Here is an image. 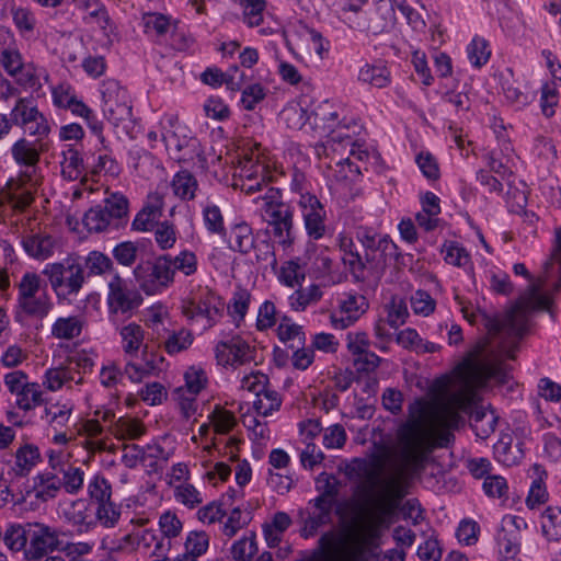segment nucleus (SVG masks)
Segmentation results:
<instances>
[{
    "label": "nucleus",
    "mask_w": 561,
    "mask_h": 561,
    "mask_svg": "<svg viewBox=\"0 0 561 561\" xmlns=\"http://www.w3.org/2000/svg\"><path fill=\"white\" fill-rule=\"evenodd\" d=\"M59 477L62 483L61 488L68 493H77L83 485L84 472L71 463L59 473Z\"/></svg>",
    "instance_id": "obj_32"
},
{
    "label": "nucleus",
    "mask_w": 561,
    "mask_h": 561,
    "mask_svg": "<svg viewBox=\"0 0 561 561\" xmlns=\"http://www.w3.org/2000/svg\"><path fill=\"white\" fill-rule=\"evenodd\" d=\"M346 433L342 425L334 424L324 431L323 444L328 448H341L345 444Z\"/></svg>",
    "instance_id": "obj_51"
},
{
    "label": "nucleus",
    "mask_w": 561,
    "mask_h": 561,
    "mask_svg": "<svg viewBox=\"0 0 561 561\" xmlns=\"http://www.w3.org/2000/svg\"><path fill=\"white\" fill-rule=\"evenodd\" d=\"M210 419L216 432L220 434L228 433L236 424L233 414L220 408H216L211 413Z\"/></svg>",
    "instance_id": "obj_49"
},
{
    "label": "nucleus",
    "mask_w": 561,
    "mask_h": 561,
    "mask_svg": "<svg viewBox=\"0 0 561 561\" xmlns=\"http://www.w3.org/2000/svg\"><path fill=\"white\" fill-rule=\"evenodd\" d=\"M83 321L79 317L59 318L53 325V335L57 339L71 340L80 335Z\"/></svg>",
    "instance_id": "obj_18"
},
{
    "label": "nucleus",
    "mask_w": 561,
    "mask_h": 561,
    "mask_svg": "<svg viewBox=\"0 0 561 561\" xmlns=\"http://www.w3.org/2000/svg\"><path fill=\"white\" fill-rule=\"evenodd\" d=\"M416 162L423 174L430 180H437L439 176V167L431 153L421 152Z\"/></svg>",
    "instance_id": "obj_59"
},
{
    "label": "nucleus",
    "mask_w": 561,
    "mask_h": 561,
    "mask_svg": "<svg viewBox=\"0 0 561 561\" xmlns=\"http://www.w3.org/2000/svg\"><path fill=\"white\" fill-rule=\"evenodd\" d=\"M42 391L36 383H27L26 387L16 394V404L20 409L28 411L42 404Z\"/></svg>",
    "instance_id": "obj_30"
},
{
    "label": "nucleus",
    "mask_w": 561,
    "mask_h": 561,
    "mask_svg": "<svg viewBox=\"0 0 561 561\" xmlns=\"http://www.w3.org/2000/svg\"><path fill=\"white\" fill-rule=\"evenodd\" d=\"M137 548L152 550V554H158L163 548V540L151 529H145L137 533Z\"/></svg>",
    "instance_id": "obj_46"
},
{
    "label": "nucleus",
    "mask_w": 561,
    "mask_h": 561,
    "mask_svg": "<svg viewBox=\"0 0 561 561\" xmlns=\"http://www.w3.org/2000/svg\"><path fill=\"white\" fill-rule=\"evenodd\" d=\"M264 218L270 225L274 226L283 221L291 220V214L284 205L266 203Z\"/></svg>",
    "instance_id": "obj_53"
},
{
    "label": "nucleus",
    "mask_w": 561,
    "mask_h": 561,
    "mask_svg": "<svg viewBox=\"0 0 561 561\" xmlns=\"http://www.w3.org/2000/svg\"><path fill=\"white\" fill-rule=\"evenodd\" d=\"M559 103L558 91L554 85L549 83L542 88L541 95V110L547 117H551L554 114V107Z\"/></svg>",
    "instance_id": "obj_58"
},
{
    "label": "nucleus",
    "mask_w": 561,
    "mask_h": 561,
    "mask_svg": "<svg viewBox=\"0 0 561 561\" xmlns=\"http://www.w3.org/2000/svg\"><path fill=\"white\" fill-rule=\"evenodd\" d=\"M19 308L27 316L44 318L50 311V301L46 295H35L18 300Z\"/></svg>",
    "instance_id": "obj_22"
},
{
    "label": "nucleus",
    "mask_w": 561,
    "mask_h": 561,
    "mask_svg": "<svg viewBox=\"0 0 561 561\" xmlns=\"http://www.w3.org/2000/svg\"><path fill=\"white\" fill-rule=\"evenodd\" d=\"M108 286V305L111 311L114 313L119 311L128 312L140 306L142 302V297L140 294L126 289L123 279L117 275L113 277Z\"/></svg>",
    "instance_id": "obj_7"
},
{
    "label": "nucleus",
    "mask_w": 561,
    "mask_h": 561,
    "mask_svg": "<svg viewBox=\"0 0 561 561\" xmlns=\"http://www.w3.org/2000/svg\"><path fill=\"white\" fill-rule=\"evenodd\" d=\"M256 551L257 546L254 535L238 540L231 549L232 557L236 561H250Z\"/></svg>",
    "instance_id": "obj_38"
},
{
    "label": "nucleus",
    "mask_w": 561,
    "mask_h": 561,
    "mask_svg": "<svg viewBox=\"0 0 561 561\" xmlns=\"http://www.w3.org/2000/svg\"><path fill=\"white\" fill-rule=\"evenodd\" d=\"M469 57L476 67H481L490 58L491 50L484 38L476 37L468 47Z\"/></svg>",
    "instance_id": "obj_41"
},
{
    "label": "nucleus",
    "mask_w": 561,
    "mask_h": 561,
    "mask_svg": "<svg viewBox=\"0 0 561 561\" xmlns=\"http://www.w3.org/2000/svg\"><path fill=\"white\" fill-rule=\"evenodd\" d=\"M41 460V454L36 446L25 444L15 453L14 471L19 476H24L31 471Z\"/></svg>",
    "instance_id": "obj_15"
},
{
    "label": "nucleus",
    "mask_w": 561,
    "mask_h": 561,
    "mask_svg": "<svg viewBox=\"0 0 561 561\" xmlns=\"http://www.w3.org/2000/svg\"><path fill=\"white\" fill-rule=\"evenodd\" d=\"M411 306L415 313L428 316L435 309V301L426 291L417 290L411 297Z\"/></svg>",
    "instance_id": "obj_48"
},
{
    "label": "nucleus",
    "mask_w": 561,
    "mask_h": 561,
    "mask_svg": "<svg viewBox=\"0 0 561 561\" xmlns=\"http://www.w3.org/2000/svg\"><path fill=\"white\" fill-rule=\"evenodd\" d=\"M216 356L220 364L240 366L254 360V350L241 339H232L217 345Z\"/></svg>",
    "instance_id": "obj_6"
},
{
    "label": "nucleus",
    "mask_w": 561,
    "mask_h": 561,
    "mask_svg": "<svg viewBox=\"0 0 561 561\" xmlns=\"http://www.w3.org/2000/svg\"><path fill=\"white\" fill-rule=\"evenodd\" d=\"M243 16L250 27L259 26L263 21L265 0H240Z\"/></svg>",
    "instance_id": "obj_34"
},
{
    "label": "nucleus",
    "mask_w": 561,
    "mask_h": 561,
    "mask_svg": "<svg viewBox=\"0 0 561 561\" xmlns=\"http://www.w3.org/2000/svg\"><path fill=\"white\" fill-rule=\"evenodd\" d=\"M87 267L90 273L101 275L112 268L111 260L101 252H92L87 259Z\"/></svg>",
    "instance_id": "obj_55"
},
{
    "label": "nucleus",
    "mask_w": 561,
    "mask_h": 561,
    "mask_svg": "<svg viewBox=\"0 0 561 561\" xmlns=\"http://www.w3.org/2000/svg\"><path fill=\"white\" fill-rule=\"evenodd\" d=\"M542 529L546 535L559 537L561 535V508L548 507L542 515Z\"/></svg>",
    "instance_id": "obj_40"
},
{
    "label": "nucleus",
    "mask_w": 561,
    "mask_h": 561,
    "mask_svg": "<svg viewBox=\"0 0 561 561\" xmlns=\"http://www.w3.org/2000/svg\"><path fill=\"white\" fill-rule=\"evenodd\" d=\"M306 208L309 209L304 214L306 229L310 237L320 239L325 232L323 222V213L320 202L314 196H302L300 202Z\"/></svg>",
    "instance_id": "obj_10"
},
{
    "label": "nucleus",
    "mask_w": 561,
    "mask_h": 561,
    "mask_svg": "<svg viewBox=\"0 0 561 561\" xmlns=\"http://www.w3.org/2000/svg\"><path fill=\"white\" fill-rule=\"evenodd\" d=\"M43 146L37 147L25 138L18 140L12 147V157L16 163L31 168L20 174L18 180L8 183V192L0 195V203L8 201L15 209H24L33 201V191L39 184L36 174V164L39 161V152Z\"/></svg>",
    "instance_id": "obj_2"
},
{
    "label": "nucleus",
    "mask_w": 561,
    "mask_h": 561,
    "mask_svg": "<svg viewBox=\"0 0 561 561\" xmlns=\"http://www.w3.org/2000/svg\"><path fill=\"white\" fill-rule=\"evenodd\" d=\"M364 244L367 249L365 254L366 262H364L366 264V273L368 277L377 279L386 267L385 253L392 248V244L386 239H380L376 244L373 237H366Z\"/></svg>",
    "instance_id": "obj_8"
},
{
    "label": "nucleus",
    "mask_w": 561,
    "mask_h": 561,
    "mask_svg": "<svg viewBox=\"0 0 561 561\" xmlns=\"http://www.w3.org/2000/svg\"><path fill=\"white\" fill-rule=\"evenodd\" d=\"M280 279L289 287L300 286L305 274L295 262H287L280 270Z\"/></svg>",
    "instance_id": "obj_52"
},
{
    "label": "nucleus",
    "mask_w": 561,
    "mask_h": 561,
    "mask_svg": "<svg viewBox=\"0 0 561 561\" xmlns=\"http://www.w3.org/2000/svg\"><path fill=\"white\" fill-rule=\"evenodd\" d=\"M483 489L491 497L503 499L508 493L507 482L501 476H488L484 480Z\"/></svg>",
    "instance_id": "obj_45"
},
{
    "label": "nucleus",
    "mask_w": 561,
    "mask_h": 561,
    "mask_svg": "<svg viewBox=\"0 0 561 561\" xmlns=\"http://www.w3.org/2000/svg\"><path fill=\"white\" fill-rule=\"evenodd\" d=\"M444 251L446 252V263L455 266H465L469 263V254L463 248L449 242L444 244Z\"/></svg>",
    "instance_id": "obj_50"
},
{
    "label": "nucleus",
    "mask_w": 561,
    "mask_h": 561,
    "mask_svg": "<svg viewBox=\"0 0 561 561\" xmlns=\"http://www.w3.org/2000/svg\"><path fill=\"white\" fill-rule=\"evenodd\" d=\"M175 496L181 503L190 507L202 503L199 492L191 484L179 485L175 490Z\"/></svg>",
    "instance_id": "obj_63"
},
{
    "label": "nucleus",
    "mask_w": 561,
    "mask_h": 561,
    "mask_svg": "<svg viewBox=\"0 0 561 561\" xmlns=\"http://www.w3.org/2000/svg\"><path fill=\"white\" fill-rule=\"evenodd\" d=\"M280 403V397L276 391L262 389L257 392L253 407L259 415L268 416L274 411H278Z\"/></svg>",
    "instance_id": "obj_25"
},
{
    "label": "nucleus",
    "mask_w": 561,
    "mask_h": 561,
    "mask_svg": "<svg viewBox=\"0 0 561 561\" xmlns=\"http://www.w3.org/2000/svg\"><path fill=\"white\" fill-rule=\"evenodd\" d=\"M231 248L247 253L253 245V238L247 227H237L230 241Z\"/></svg>",
    "instance_id": "obj_54"
},
{
    "label": "nucleus",
    "mask_w": 561,
    "mask_h": 561,
    "mask_svg": "<svg viewBox=\"0 0 561 561\" xmlns=\"http://www.w3.org/2000/svg\"><path fill=\"white\" fill-rule=\"evenodd\" d=\"M543 283L545 279L542 278L531 283L527 293L506 311L502 320L496 317L492 318L480 309L477 312L469 313L468 309L463 307L461 311L469 322H481L492 339L500 333H505L512 337H520L526 331L528 314L533 310L547 309L549 307V298L540 294Z\"/></svg>",
    "instance_id": "obj_1"
},
{
    "label": "nucleus",
    "mask_w": 561,
    "mask_h": 561,
    "mask_svg": "<svg viewBox=\"0 0 561 561\" xmlns=\"http://www.w3.org/2000/svg\"><path fill=\"white\" fill-rule=\"evenodd\" d=\"M89 503L84 499H77L70 502L64 510V516L67 520L75 525H82L87 523L89 516Z\"/></svg>",
    "instance_id": "obj_35"
},
{
    "label": "nucleus",
    "mask_w": 561,
    "mask_h": 561,
    "mask_svg": "<svg viewBox=\"0 0 561 561\" xmlns=\"http://www.w3.org/2000/svg\"><path fill=\"white\" fill-rule=\"evenodd\" d=\"M202 80L211 87H220L225 83L232 91L239 90L243 82L242 77L237 79L234 75L225 73L217 68L206 69L202 75Z\"/></svg>",
    "instance_id": "obj_21"
},
{
    "label": "nucleus",
    "mask_w": 561,
    "mask_h": 561,
    "mask_svg": "<svg viewBox=\"0 0 561 561\" xmlns=\"http://www.w3.org/2000/svg\"><path fill=\"white\" fill-rule=\"evenodd\" d=\"M96 520L105 528H114L121 518V512L112 501L98 504Z\"/></svg>",
    "instance_id": "obj_36"
},
{
    "label": "nucleus",
    "mask_w": 561,
    "mask_h": 561,
    "mask_svg": "<svg viewBox=\"0 0 561 561\" xmlns=\"http://www.w3.org/2000/svg\"><path fill=\"white\" fill-rule=\"evenodd\" d=\"M156 279L160 283L161 288L167 287L174 276V268H172V260L167 256L158 257L153 263Z\"/></svg>",
    "instance_id": "obj_43"
},
{
    "label": "nucleus",
    "mask_w": 561,
    "mask_h": 561,
    "mask_svg": "<svg viewBox=\"0 0 561 561\" xmlns=\"http://www.w3.org/2000/svg\"><path fill=\"white\" fill-rule=\"evenodd\" d=\"M144 20L146 30H153L158 35H164L171 26L170 19L161 13H148Z\"/></svg>",
    "instance_id": "obj_57"
},
{
    "label": "nucleus",
    "mask_w": 561,
    "mask_h": 561,
    "mask_svg": "<svg viewBox=\"0 0 561 561\" xmlns=\"http://www.w3.org/2000/svg\"><path fill=\"white\" fill-rule=\"evenodd\" d=\"M321 297L320 288L317 285H310L308 288L299 289L293 306L296 309H305L309 304L317 301Z\"/></svg>",
    "instance_id": "obj_56"
},
{
    "label": "nucleus",
    "mask_w": 561,
    "mask_h": 561,
    "mask_svg": "<svg viewBox=\"0 0 561 561\" xmlns=\"http://www.w3.org/2000/svg\"><path fill=\"white\" fill-rule=\"evenodd\" d=\"M512 153L513 149L510 142L504 140L502 146H499L491 151L489 162L491 170L502 178L506 174H511Z\"/></svg>",
    "instance_id": "obj_13"
},
{
    "label": "nucleus",
    "mask_w": 561,
    "mask_h": 561,
    "mask_svg": "<svg viewBox=\"0 0 561 561\" xmlns=\"http://www.w3.org/2000/svg\"><path fill=\"white\" fill-rule=\"evenodd\" d=\"M359 79L376 88H383L389 82V72L381 66L365 65L359 70Z\"/></svg>",
    "instance_id": "obj_31"
},
{
    "label": "nucleus",
    "mask_w": 561,
    "mask_h": 561,
    "mask_svg": "<svg viewBox=\"0 0 561 561\" xmlns=\"http://www.w3.org/2000/svg\"><path fill=\"white\" fill-rule=\"evenodd\" d=\"M13 124L23 127L33 136L44 137L50 131L49 124L45 116L33 103L26 99H20L11 112Z\"/></svg>",
    "instance_id": "obj_4"
},
{
    "label": "nucleus",
    "mask_w": 561,
    "mask_h": 561,
    "mask_svg": "<svg viewBox=\"0 0 561 561\" xmlns=\"http://www.w3.org/2000/svg\"><path fill=\"white\" fill-rule=\"evenodd\" d=\"M387 322L390 327L397 329L404 323L408 309L402 298L393 296L387 306Z\"/></svg>",
    "instance_id": "obj_37"
},
{
    "label": "nucleus",
    "mask_w": 561,
    "mask_h": 561,
    "mask_svg": "<svg viewBox=\"0 0 561 561\" xmlns=\"http://www.w3.org/2000/svg\"><path fill=\"white\" fill-rule=\"evenodd\" d=\"M30 523L26 526L11 525L4 533L5 546L15 552L27 549V542H30Z\"/></svg>",
    "instance_id": "obj_19"
},
{
    "label": "nucleus",
    "mask_w": 561,
    "mask_h": 561,
    "mask_svg": "<svg viewBox=\"0 0 561 561\" xmlns=\"http://www.w3.org/2000/svg\"><path fill=\"white\" fill-rule=\"evenodd\" d=\"M55 242L49 236L35 234L23 241L25 251L33 257L45 260L53 254Z\"/></svg>",
    "instance_id": "obj_16"
},
{
    "label": "nucleus",
    "mask_w": 561,
    "mask_h": 561,
    "mask_svg": "<svg viewBox=\"0 0 561 561\" xmlns=\"http://www.w3.org/2000/svg\"><path fill=\"white\" fill-rule=\"evenodd\" d=\"M291 518L287 513L278 512L274 515L271 524L263 526V531L267 546L277 547L282 540V534L290 526Z\"/></svg>",
    "instance_id": "obj_14"
},
{
    "label": "nucleus",
    "mask_w": 561,
    "mask_h": 561,
    "mask_svg": "<svg viewBox=\"0 0 561 561\" xmlns=\"http://www.w3.org/2000/svg\"><path fill=\"white\" fill-rule=\"evenodd\" d=\"M209 548V536L206 531L203 530H193L190 531L186 536L184 542V552L185 554L198 559L203 554L207 552Z\"/></svg>",
    "instance_id": "obj_23"
},
{
    "label": "nucleus",
    "mask_w": 561,
    "mask_h": 561,
    "mask_svg": "<svg viewBox=\"0 0 561 561\" xmlns=\"http://www.w3.org/2000/svg\"><path fill=\"white\" fill-rule=\"evenodd\" d=\"M547 500H548V493H547L546 486L543 485L542 478L539 477L538 479H536L533 482L526 502L530 508H535L537 505L546 503Z\"/></svg>",
    "instance_id": "obj_61"
},
{
    "label": "nucleus",
    "mask_w": 561,
    "mask_h": 561,
    "mask_svg": "<svg viewBox=\"0 0 561 561\" xmlns=\"http://www.w3.org/2000/svg\"><path fill=\"white\" fill-rule=\"evenodd\" d=\"M44 274L48 276L51 287L58 291L66 287L67 294H76L82 287L84 276L83 270L79 264H51L45 271Z\"/></svg>",
    "instance_id": "obj_5"
},
{
    "label": "nucleus",
    "mask_w": 561,
    "mask_h": 561,
    "mask_svg": "<svg viewBox=\"0 0 561 561\" xmlns=\"http://www.w3.org/2000/svg\"><path fill=\"white\" fill-rule=\"evenodd\" d=\"M159 528L164 537L172 539L181 534L183 524L173 512L168 511L160 516Z\"/></svg>",
    "instance_id": "obj_39"
},
{
    "label": "nucleus",
    "mask_w": 561,
    "mask_h": 561,
    "mask_svg": "<svg viewBox=\"0 0 561 561\" xmlns=\"http://www.w3.org/2000/svg\"><path fill=\"white\" fill-rule=\"evenodd\" d=\"M368 307L367 300L363 295H348L345 299L340 302V308L346 318L337 320L335 316H332V322L336 324L341 323L342 328H346L350 322L358 319Z\"/></svg>",
    "instance_id": "obj_11"
},
{
    "label": "nucleus",
    "mask_w": 561,
    "mask_h": 561,
    "mask_svg": "<svg viewBox=\"0 0 561 561\" xmlns=\"http://www.w3.org/2000/svg\"><path fill=\"white\" fill-rule=\"evenodd\" d=\"M167 394L165 388L159 382L148 383L140 392L141 399L149 402L151 405L160 404L167 399Z\"/></svg>",
    "instance_id": "obj_62"
},
{
    "label": "nucleus",
    "mask_w": 561,
    "mask_h": 561,
    "mask_svg": "<svg viewBox=\"0 0 561 561\" xmlns=\"http://www.w3.org/2000/svg\"><path fill=\"white\" fill-rule=\"evenodd\" d=\"M41 291L39 276L34 273H26L19 284V298L18 300L26 297L35 296Z\"/></svg>",
    "instance_id": "obj_47"
},
{
    "label": "nucleus",
    "mask_w": 561,
    "mask_h": 561,
    "mask_svg": "<svg viewBox=\"0 0 561 561\" xmlns=\"http://www.w3.org/2000/svg\"><path fill=\"white\" fill-rule=\"evenodd\" d=\"M89 494L98 504L111 501L112 490L108 482L102 477H95L89 484Z\"/></svg>",
    "instance_id": "obj_44"
},
{
    "label": "nucleus",
    "mask_w": 561,
    "mask_h": 561,
    "mask_svg": "<svg viewBox=\"0 0 561 561\" xmlns=\"http://www.w3.org/2000/svg\"><path fill=\"white\" fill-rule=\"evenodd\" d=\"M192 343V334L186 330H181L169 336L165 341V348L169 353H178L186 348Z\"/></svg>",
    "instance_id": "obj_60"
},
{
    "label": "nucleus",
    "mask_w": 561,
    "mask_h": 561,
    "mask_svg": "<svg viewBox=\"0 0 561 561\" xmlns=\"http://www.w3.org/2000/svg\"><path fill=\"white\" fill-rule=\"evenodd\" d=\"M340 482L330 473L322 472L317 478V490L320 493L314 505L323 513H330L339 494Z\"/></svg>",
    "instance_id": "obj_9"
},
{
    "label": "nucleus",
    "mask_w": 561,
    "mask_h": 561,
    "mask_svg": "<svg viewBox=\"0 0 561 561\" xmlns=\"http://www.w3.org/2000/svg\"><path fill=\"white\" fill-rule=\"evenodd\" d=\"M417 556L425 561H439L442 550L438 541L435 538L425 540V542L419 547Z\"/></svg>",
    "instance_id": "obj_64"
},
{
    "label": "nucleus",
    "mask_w": 561,
    "mask_h": 561,
    "mask_svg": "<svg viewBox=\"0 0 561 561\" xmlns=\"http://www.w3.org/2000/svg\"><path fill=\"white\" fill-rule=\"evenodd\" d=\"M30 542L25 549L27 560H39L62 545L61 531L43 523H30Z\"/></svg>",
    "instance_id": "obj_3"
},
{
    "label": "nucleus",
    "mask_w": 561,
    "mask_h": 561,
    "mask_svg": "<svg viewBox=\"0 0 561 561\" xmlns=\"http://www.w3.org/2000/svg\"><path fill=\"white\" fill-rule=\"evenodd\" d=\"M121 336L125 343L124 350L128 354L137 352L144 341L142 330L136 323H129L123 327L121 330Z\"/></svg>",
    "instance_id": "obj_33"
},
{
    "label": "nucleus",
    "mask_w": 561,
    "mask_h": 561,
    "mask_svg": "<svg viewBox=\"0 0 561 561\" xmlns=\"http://www.w3.org/2000/svg\"><path fill=\"white\" fill-rule=\"evenodd\" d=\"M185 388L184 393H188L190 396H196L206 383V376L202 369H196L194 367H190L185 375Z\"/></svg>",
    "instance_id": "obj_42"
},
{
    "label": "nucleus",
    "mask_w": 561,
    "mask_h": 561,
    "mask_svg": "<svg viewBox=\"0 0 561 561\" xmlns=\"http://www.w3.org/2000/svg\"><path fill=\"white\" fill-rule=\"evenodd\" d=\"M183 313L190 319L199 317L202 319V325L209 328L214 323V318L218 313V309L210 307L206 302L196 305L194 301H188L183 306Z\"/></svg>",
    "instance_id": "obj_27"
},
{
    "label": "nucleus",
    "mask_w": 561,
    "mask_h": 561,
    "mask_svg": "<svg viewBox=\"0 0 561 561\" xmlns=\"http://www.w3.org/2000/svg\"><path fill=\"white\" fill-rule=\"evenodd\" d=\"M145 425L138 419L123 416L113 425V434L118 439H137L145 434Z\"/></svg>",
    "instance_id": "obj_17"
},
{
    "label": "nucleus",
    "mask_w": 561,
    "mask_h": 561,
    "mask_svg": "<svg viewBox=\"0 0 561 561\" xmlns=\"http://www.w3.org/2000/svg\"><path fill=\"white\" fill-rule=\"evenodd\" d=\"M197 181L188 171H181L175 174L172 181V188L176 196L182 199H193L197 190Z\"/></svg>",
    "instance_id": "obj_24"
},
{
    "label": "nucleus",
    "mask_w": 561,
    "mask_h": 561,
    "mask_svg": "<svg viewBox=\"0 0 561 561\" xmlns=\"http://www.w3.org/2000/svg\"><path fill=\"white\" fill-rule=\"evenodd\" d=\"M135 277L140 288L147 294H156L160 288V283L156 279V273L151 262L139 264L134 271Z\"/></svg>",
    "instance_id": "obj_26"
},
{
    "label": "nucleus",
    "mask_w": 561,
    "mask_h": 561,
    "mask_svg": "<svg viewBox=\"0 0 561 561\" xmlns=\"http://www.w3.org/2000/svg\"><path fill=\"white\" fill-rule=\"evenodd\" d=\"M35 485V496L42 501L54 499L61 489V479L57 473H43L38 476Z\"/></svg>",
    "instance_id": "obj_20"
},
{
    "label": "nucleus",
    "mask_w": 561,
    "mask_h": 561,
    "mask_svg": "<svg viewBox=\"0 0 561 561\" xmlns=\"http://www.w3.org/2000/svg\"><path fill=\"white\" fill-rule=\"evenodd\" d=\"M82 221L89 231L100 232L110 225L111 217L103 206H95L85 213Z\"/></svg>",
    "instance_id": "obj_29"
},
{
    "label": "nucleus",
    "mask_w": 561,
    "mask_h": 561,
    "mask_svg": "<svg viewBox=\"0 0 561 561\" xmlns=\"http://www.w3.org/2000/svg\"><path fill=\"white\" fill-rule=\"evenodd\" d=\"M124 371L133 382H141L144 379L154 376L158 373V366L154 358L151 357L146 358L142 364L128 363Z\"/></svg>",
    "instance_id": "obj_28"
},
{
    "label": "nucleus",
    "mask_w": 561,
    "mask_h": 561,
    "mask_svg": "<svg viewBox=\"0 0 561 561\" xmlns=\"http://www.w3.org/2000/svg\"><path fill=\"white\" fill-rule=\"evenodd\" d=\"M59 163L65 179L75 181L83 175V162L73 148H67L60 152Z\"/></svg>",
    "instance_id": "obj_12"
}]
</instances>
